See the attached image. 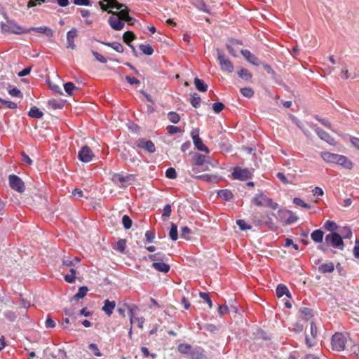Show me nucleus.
<instances>
[{
	"label": "nucleus",
	"instance_id": "obj_1",
	"mask_svg": "<svg viewBox=\"0 0 359 359\" xmlns=\"http://www.w3.org/2000/svg\"><path fill=\"white\" fill-rule=\"evenodd\" d=\"M1 28L2 32H11L15 34H22L25 33H29L31 29H27L17 24L15 21L6 18V22L1 23Z\"/></svg>",
	"mask_w": 359,
	"mask_h": 359
},
{
	"label": "nucleus",
	"instance_id": "obj_2",
	"mask_svg": "<svg viewBox=\"0 0 359 359\" xmlns=\"http://www.w3.org/2000/svg\"><path fill=\"white\" fill-rule=\"evenodd\" d=\"M195 163L192 167L194 172H199L208 170V167L205 164L209 161L210 157L201 154L196 153L194 155Z\"/></svg>",
	"mask_w": 359,
	"mask_h": 359
},
{
	"label": "nucleus",
	"instance_id": "obj_3",
	"mask_svg": "<svg viewBox=\"0 0 359 359\" xmlns=\"http://www.w3.org/2000/svg\"><path fill=\"white\" fill-rule=\"evenodd\" d=\"M252 202L257 206H267L273 208V210L277 208V203L273 202V201L264 195L263 193L256 194L252 199Z\"/></svg>",
	"mask_w": 359,
	"mask_h": 359
},
{
	"label": "nucleus",
	"instance_id": "obj_4",
	"mask_svg": "<svg viewBox=\"0 0 359 359\" xmlns=\"http://www.w3.org/2000/svg\"><path fill=\"white\" fill-rule=\"evenodd\" d=\"M347 342L346 337L342 333H335L332 337V349L337 351H342L346 347Z\"/></svg>",
	"mask_w": 359,
	"mask_h": 359
},
{
	"label": "nucleus",
	"instance_id": "obj_5",
	"mask_svg": "<svg viewBox=\"0 0 359 359\" xmlns=\"http://www.w3.org/2000/svg\"><path fill=\"white\" fill-rule=\"evenodd\" d=\"M217 55L221 69L228 73H232L233 72V65L230 60L219 49H217Z\"/></svg>",
	"mask_w": 359,
	"mask_h": 359
},
{
	"label": "nucleus",
	"instance_id": "obj_6",
	"mask_svg": "<svg viewBox=\"0 0 359 359\" xmlns=\"http://www.w3.org/2000/svg\"><path fill=\"white\" fill-rule=\"evenodd\" d=\"M231 175L234 180L244 181L252 177V170L236 166L233 168Z\"/></svg>",
	"mask_w": 359,
	"mask_h": 359
},
{
	"label": "nucleus",
	"instance_id": "obj_7",
	"mask_svg": "<svg viewBox=\"0 0 359 359\" xmlns=\"http://www.w3.org/2000/svg\"><path fill=\"white\" fill-rule=\"evenodd\" d=\"M325 243L335 248L343 249L342 236L335 232H332L325 236Z\"/></svg>",
	"mask_w": 359,
	"mask_h": 359
},
{
	"label": "nucleus",
	"instance_id": "obj_8",
	"mask_svg": "<svg viewBox=\"0 0 359 359\" xmlns=\"http://www.w3.org/2000/svg\"><path fill=\"white\" fill-rule=\"evenodd\" d=\"M280 219L286 224H291L297 221L298 217L292 211L288 210H280L278 211Z\"/></svg>",
	"mask_w": 359,
	"mask_h": 359
},
{
	"label": "nucleus",
	"instance_id": "obj_9",
	"mask_svg": "<svg viewBox=\"0 0 359 359\" xmlns=\"http://www.w3.org/2000/svg\"><path fill=\"white\" fill-rule=\"evenodd\" d=\"M108 12L112 14L108 19V22L110 27L116 31L121 30L125 25V22L121 20L118 14H115L111 11Z\"/></svg>",
	"mask_w": 359,
	"mask_h": 359
},
{
	"label": "nucleus",
	"instance_id": "obj_10",
	"mask_svg": "<svg viewBox=\"0 0 359 359\" xmlns=\"http://www.w3.org/2000/svg\"><path fill=\"white\" fill-rule=\"evenodd\" d=\"M9 185L13 190L22 193L25 191V184L23 181L15 175H11L8 177Z\"/></svg>",
	"mask_w": 359,
	"mask_h": 359
},
{
	"label": "nucleus",
	"instance_id": "obj_11",
	"mask_svg": "<svg viewBox=\"0 0 359 359\" xmlns=\"http://www.w3.org/2000/svg\"><path fill=\"white\" fill-rule=\"evenodd\" d=\"M177 350L180 353L183 354H191L193 357L197 354V358H199L203 356V349L198 348L196 350H191V346L188 344H181L177 346Z\"/></svg>",
	"mask_w": 359,
	"mask_h": 359
},
{
	"label": "nucleus",
	"instance_id": "obj_12",
	"mask_svg": "<svg viewBox=\"0 0 359 359\" xmlns=\"http://www.w3.org/2000/svg\"><path fill=\"white\" fill-rule=\"evenodd\" d=\"M93 156L92 150L88 146H83L78 154L79 159L84 163H88L92 161Z\"/></svg>",
	"mask_w": 359,
	"mask_h": 359
},
{
	"label": "nucleus",
	"instance_id": "obj_13",
	"mask_svg": "<svg viewBox=\"0 0 359 359\" xmlns=\"http://www.w3.org/2000/svg\"><path fill=\"white\" fill-rule=\"evenodd\" d=\"M135 145L149 153H154L156 151V147L153 142L151 140H147L144 138L137 140L135 142Z\"/></svg>",
	"mask_w": 359,
	"mask_h": 359
},
{
	"label": "nucleus",
	"instance_id": "obj_14",
	"mask_svg": "<svg viewBox=\"0 0 359 359\" xmlns=\"http://www.w3.org/2000/svg\"><path fill=\"white\" fill-rule=\"evenodd\" d=\"M192 139L194 144L198 150L204 151L207 154L210 152L208 148L204 145L202 140L200 138L198 131L196 132V133H192Z\"/></svg>",
	"mask_w": 359,
	"mask_h": 359
},
{
	"label": "nucleus",
	"instance_id": "obj_15",
	"mask_svg": "<svg viewBox=\"0 0 359 359\" xmlns=\"http://www.w3.org/2000/svg\"><path fill=\"white\" fill-rule=\"evenodd\" d=\"M133 178V175H130L123 176L121 174H114L113 175L112 180L115 183H119L121 187H126L128 184V182Z\"/></svg>",
	"mask_w": 359,
	"mask_h": 359
},
{
	"label": "nucleus",
	"instance_id": "obj_16",
	"mask_svg": "<svg viewBox=\"0 0 359 359\" xmlns=\"http://www.w3.org/2000/svg\"><path fill=\"white\" fill-rule=\"evenodd\" d=\"M77 36V30L76 29H72L67 34V48L70 49H74L76 45L74 43V39Z\"/></svg>",
	"mask_w": 359,
	"mask_h": 359
},
{
	"label": "nucleus",
	"instance_id": "obj_17",
	"mask_svg": "<svg viewBox=\"0 0 359 359\" xmlns=\"http://www.w3.org/2000/svg\"><path fill=\"white\" fill-rule=\"evenodd\" d=\"M316 133H317L318 136L323 140L325 141L326 142L332 144L334 142V138H332L327 132L324 131L323 129H321L319 127H317L315 129Z\"/></svg>",
	"mask_w": 359,
	"mask_h": 359
},
{
	"label": "nucleus",
	"instance_id": "obj_18",
	"mask_svg": "<svg viewBox=\"0 0 359 359\" xmlns=\"http://www.w3.org/2000/svg\"><path fill=\"white\" fill-rule=\"evenodd\" d=\"M336 163L343 166L344 168L351 170L353 168V163L346 156L338 154Z\"/></svg>",
	"mask_w": 359,
	"mask_h": 359
},
{
	"label": "nucleus",
	"instance_id": "obj_19",
	"mask_svg": "<svg viewBox=\"0 0 359 359\" xmlns=\"http://www.w3.org/2000/svg\"><path fill=\"white\" fill-rule=\"evenodd\" d=\"M116 302L114 301H109L106 299L104 302V306L102 310L108 316H110L113 313V310L115 309Z\"/></svg>",
	"mask_w": 359,
	"mask_h": 359
},
{
	"label": "nucleus",
	"instance_id": "obj_20",
	"mask_svg": "<svg viewBox=\"0 0 359 359\" xmlns=\"http://www.w3.org/2000/svg\"><path fill=\"white\" fill-rule=\"evenodd\" d=\"M151 266L156 270L163 273H168L170 269L169 264L162 262L161 261L153 262Z\"/></svg>",
	"mask_w": 359,
	"mask_h": 359
},
{
	"label": "nucleus",
	"instance_id": "obj_21",
	"mask_svg": "<svg viewBox=\"0 0 359 359\" xmlns=\"http://www.w3.org/2000/svg\"><path fill=\"white\" fill-rule=\"evenodd\" d=\"M241 54L251 64L254 65H258V59L253 54H252L250 50L246 49L242 50Z\"/></svg>",
	"mask_w": 359,
	"mask_h": 359
},
{
	"label": "nucleus",
	"instance_id": "obj_22",
	"mask_svg": "<svg viewBox=\"0 0 359 359\" xmlns=\"http://www.w3.org/2000/svg\"><path fill=\"white\" fill-rule=\"evenodd\" d=\"M29 29L31 31H34L38 33L44 34L47 36H53V30L46 26H42V27H31Z\"/></svg>",
	"mask_w": 359,
	"mask_h": 359
},
{
	"label": "nucleus",
	"instance_id": "obj_23",
	"mask_svg": "<svg viewBox=\"0 0 359 359\" xmlns=\"http://www.w3.org/2000/svg\"><path fill=\"white\" fill-rule=\"evenodd\" d=\"M135 39V34L133 32L127 31L123 34V39L125 43L128 44V46L132 48L133 52L135 53L136 50L133 46L130 45V43Z\"/></svg>",
	"mask_w": 359,
	"mask_h": 359
},
{
	"label": "nucleus",
	"instance_id": "obj_24",
	"mask_svg": "<svg viewBox=\"0 0 359 359\" xmlns=\"http://www.w3.org/2000/svg\"><path fill=\"white\" fill-rule=\"evenodd\" d=\"M337 156L338 154H332L327 151L321 153V157L323 158V159L328 163H336Z\"/></svg>",
	"mask_w": 359,
	"mask_h": 359
},
{
	"label": "nucleus",
	"instance_id": "obj_25",
	"mask_svg": "<svg viewBox=\"0 0 359 359\" xmlns=\"http://www.w3.org/2000/svg\"><path fill=\"white\" fill-rule=\"evenodd\" d=\"M191 4L200 11H202L205 13H209L208 6L203 0H191Z\"/></svg>",
	"mask_w": 359,
	"mask_h": 359
},
{
	"label": "nucleus",
	"instance_id": "obj_26",
	"mask_svg": "<svg viewBox=\"0 0 359 359\" xmlns=\"http://www.w3.org/2000/svg\"><path fill=\"white\" fill-rule=\"evenodd\" d=\"M324 233L320 229H317L313 231L311 234L312 240L316 243H320L323 241Z\"/></svg>",
	"mask_w": 359,
	"mask_h": 359
},
{
	"label": "nucleus",
	"instance_id": "obj_27",
	"mask_svg": "<svg viewBox=\"0 0 359 359\" xmlns=\"http://www.w3.org/2000/svg\"><path fill=\"white\" fill-rule=\"evenodd\" d=\"M125 306L127 307V309L128 310V315L130 316V323L133 324L135 323V318H136L135 316V312L138 310V308L135 305H125Z\"/></svg>",
	"mask_w": 359,
	"mask_h": 359
},
{
	"label": "nucleus",
	"instance_id": "obj_28",
	"mask_svg": "<svg viewBox=\"0 0 359 359\" xmlns=\"http://www.w3.org/2000/svg\"><path fill=\"white\" fill-rule=\"evenodd\" d=\"M276 294L278 297H282L285 294H286L287 297H290V294L287 287L282 284L278 285L276 288Z\"/></svg>",
	"mask_w": 359,
	"mask_h": 359
},
{
	"label": "nucleus",
	"instance_id": "obj_29",
	"mask_svg": "<svg viewBox=\"0 0 359 359\" xmlns=\"http://www.w3.org/2000/svg\"><path fill=\"white\" fill-rule=\"evenodd\" d=\"M219 197L224 201H230L233 198V194L231 191L228 189L219 190L217 193Z\"/></svg>",
	"mask_w": 359,
	"mask_h": 359
},
{
	"label": "nucleus",
	"instance_id": "obj_30",
	"mask_svg": "<svg viewBox=\"0 0 359 359\" xmlns=\"http://www.w3.org/2000/svg\"><path fill=\"white\" fill-rule=\"evenodd\" d=\"M194 84L198 90L201 92H205L208 90V86L204 83V81L198 78L194 79Z\"/></svg>",
	"mask_w": 359,
	"mask_h": 359
},
{
	"label": "nucleus",
	"instance_id": "obj_31",
	"mask_svg": "<svg viewBox=\"0 0 359 359\" xmlns=\"http://www.w3.org/2000/svg\"><path fill=\"white\" fill-rule=\"evenodd\" d=\"M334 266L332 262H328L321 264L319 266V271L322 273H331L334 271Z\"/></svg>",
	"mask_w": 359,
	"mask_h": 359
},
{
	"label": "nucleus",
	"instance_id": "obj_32",
	"mask_svg": "<svg viewBox=\"0 0 359 359\" xmlns=\"http://www.w3.org/2000/svg\"><path fill=\"white\" fill-rule=\"evenodd\" d=\"M28 114L30 117L34 118H41L43 115V112L41 111L36 107H31Z\"/></svg>",
	"mask_w": 359,
	"mask_h": 359
},
{
	"label": "nucleus",
	"instance_id": "obj_33",
	"mask_svg": "<svg viewBox=\"0 0 359 359\" xmlns=\"http://www.w3.org/2000/svg\"><path fill=\"white\" fill-rule=\"evenodd\" d=\"M88 291V289L86 286H82L79 288L78 292L74 294L73 299H79L83 298Z\"/></svg>",
	"mask_w": 359,
	"mask_h": 359
},
{
	"label": "nucleus",
	"instance_id": "obj_34",
	"mask_svg": "<svg viewBox=\"0 0 359 359\" xmlns=\"http://www.w3.org/2000/svg\"><path fill=\"white\" fill-rule=\"evenodd\" d=\"M169 236L172 241H177L178 238L177 226L175 224L171 223V227L169 231Z\"/></svg>",
	"mask_w": 359,
	"mask_h": 359
},
{
	"label": "nucleus",
	"instance_id": "obj_35",
	"mask_svg": "<svg viewBox=\"0 0 359 359\" xmlns=\"http://www.w3.org/2000/svg\"><path fill=\"white\" fill-rule=\"evenodd\" d=\"M299 312L301 313L302 317L306 320H309L313 316L311 309L306 307L301 308Z\"/></svg>",
	"mask_w": 359,
	"mask_h": 359
},
{
	"label": "nucleus",
	"instance_id": "obj_36",
	"mask_svg": "<svg viewBox=\"0 0 359 359\" xmlns=\"http://www.w3.org/2000/svg\"><path fill=\"white\" fill-rule=\"evenodd\" d=\"M238 75L240 78L245 81H248L252 78L251 73L246 69H241L238 72Z\"/></svg>",
	"mask_w": 359,
	"mask_h": 359
},
{
	"label": "nucleus",
	"instance_id": "obj_37",
	"mask_svg": "<svg viewBox=\"0 0 359 359\" xmlns=\"http://www.w3.org/2000/svg\"><path fill=\"white\" fill-rule=\"evenodd\" d=\"M140 49L147 55H151L154 53L153 48L149 44H141L140 46Z\"/></svg>",
	"mask_w": 359,
	"mask_h": 359
},
{
	"label": "nucleus",
	"instance_id": "obj_38",
	"mask_svg": "<svg viewBox=\"0 0 359 359\" xmlns=\"http://www.w3.org/2000/svg\"><path fill=\"white\" fill-rule=\"evenodd\" d=\"M168 118L171 123H177L180 120V116L177 113L170 111L168 114Z\"/></svg>",
	"mask_w": 359,
	"mask_h": 359
},
{
	"label": "nucleus",
	"instance_id": "obj_39",
	"mask_svg": "<svg viewBox=\"0 0 359 359\" xmlns=\"http://www.w3.org/2000/svg\"><path fill=\"white\" fill-rule=\"evenodd\" d=\"M64 89L65 92L69 95H73V92L75 89H77V88L74 86V84L72 82H67L64 84Z\"/></svg>",
	"mask_w": 359,
	"mask_h": 359
},
{
	"label": "nucleus",
	"instance_id": "obj_40",
	"mask_svg": "<svg viewBox=\"0 0 359 359\" xmlns=\"http://www.w3.org/2000/svg\"><path fill=\"white\" fill-rule=\"evenodd\" d=\"M190 102L194 107L198 108L200 106L201 97L196 93H194L191 97Z\"/></svg>",
	"mask_w": 359,
	"mask_h": 359
},
{
	"label": "nucleus",
	"instance_id": "obj_41",
	"mask_svg": "<svg viewBox=\"0 0 359 359\" xmlns=\"http://www.w3.org/2000/svg\"><path fill=\"white\" fill-rule=\"evenodd\" d=\"M126 247V240L120 239V240H118L117 241V243L116 244L115 249L117 251L123 253L125 251Z\"/></svg>",
	"mask_w": 359,
	"mask_h": 359
},
{
	"label": "nucleus",
	"instance_id": "obj_42",
	"mask_svg": "<svg viewBox=\"0 0 359 359\" xmlns=\"http://www.w3.org/2000/svg\"><path fill=\"white\" fill-rule=\"evenodd\" d=\"M122 224L126 229H129L132 226V220L128 215H125L122 217Z\"/></svg>",
	"mask_w": 359,
	"mask_h": 359
},
{
	"label": "nucleus",
	"instance_id": "obj_43",
	"mask_svg": "<svg viewBox=\"0 0 359 359\" xmlns=\"http://www.w3.org/2000/svg\"><path fill=\"white\" fill-rule=\"evenodd\" d=\"M114 13L115 14H118V16H120V18H121V20L124 22L126 18H127V15H129V9L126 6L121 11Z\"/></svg>",
	"mask_w": 359,
	"mask_h": 359
},
{
	"label": "nucleus",
	"instance_id": "obj_44",
	"mask_svg": "<svg viewBox=\"0 0 359 359\" xmlns=\"http://www.w3.org/2000/svg\"><path fill=\"white\" fill-rule=\"evenodd\" d=\"M293 203L297 205V206H300V207H302V208H306V209H309L311 208V206L306 203L302 199H301L300 198H294L293 199Z\"/></svg>",
	"mask_w": 359,
	"mask_h": 359
},
{
	"label": "nucleus",
	"instance_id": "obj_45",
	"mask_svg": "<svg viewBox=\"0 0 359 359\" xmlns=\"http://www.w3.org/2000/svg\"><path fill=\"white\" fill-rule=\"evenodd\" d=\"M196 178L201 180L204 182H211L216 179V177H214V176H212V175H210L208 174H204V175H198L196 177Z\"/></svg>",
	"mask_w": 359,
	"mask_h": 359
},
{
	"label": "nucleus",
	"instance_id": "obj_46",
	"mask_svg": "<svg viewBox=\"0 0 359 359\" xmlns=\"http://www.w3.org/2000/svg\"><path fill=\"white\" fill-rule=\"evenodd\" d=\"M241 94L245 97L250 98L254 95V91L250 88H243L241 89Z\"/></svg>",
	"mask_w": 359,
	"mask_h": 359
},
{
	"label": "nucleus",
	"instance_id": "obj_47",
	"mask_svg": "<svg viewBox=\"0 0 359 359\" xmlns=\"http://www.w3.org/2000/svg\"><path fill=\"white\" fill-rule=\"evenodd\" d=\"M4 316L6 319H8L11 322L15 321V320L17 318L15 313L12 311H5Z\"/></svg>",
	"mask_w": 359,
	"mask_h": 359
},
{
	"label": "nucleus",
	"instance_id": "obj_48",
	"mask_svg": "<svg viewBox=\"0 0 359 359\" xmlns=\"http://www.w3.org/2000/svg\"><path fill=\"white\" fill-rule=\"evenodd\" d=\"M236 224L239 226L241 230H248L251 229V226L248 224L243 219H238Z\"/></svg>",
	"mask_w": 359,
	"mask_h": 359
},
{
	"label": "nucleus",
	"instance_id": "obj_49",
	"mask_svg": "<svg viewBox=\"0 0 359 359\" xmlns=\"http://www.w3.org/2000/svg\"><path fill=\"white\" fill-rule=\"evenodd\" d=\"M149 259L155 262H161L165 259V255L161 253H156L149 255Z\"/></svg>",
	"mask_w": 359,
	"mask_h": 359
},
{
	"label": "nucleus",
	"instance_id": "obj_50",
	"mask_svg": "<svg viewBox=\"0 0 359 359\" xmlns=\"http://www.w3.org/2000/svg\"><path fill=\"white\" fill-rule=\"evenodd\" d=\"M341 233L344 238H351L352 236V231L348 226L344 227L341 231Z\"/></svg>",
	"mask_w": 359,
	"mask_h": 359
},
{
	"label": "nucleus",
	"instance_id": "obj_51",
	"mask_svg": "<svg viewBox=\"0 0 359 359\" xmlns=\"http://www.w3.org/2000/svg\"><path fill=\"white\" fill-rule=\"evenodd\" d=\"M324 227L328 231H333L337 229V226L336 223L334 222L333 221L327 220L325 223Z\"/></svg>",
	"mask_w": 359,
	"mask_h": 359
},
{
	"label": "nucleus",
	"instance_id": "obj_52",
	"mask_svg": "<svg viewBox=\"0 0 359 359\" xmlns=\"http://www.w3.org/2000/svg\"><path fill=\"white\" fill-rule=\"evenodd\" d=\"M172 210L171 206L169 204H167L164 206L163 210L162 217L165 220L167 217H169L171 214Z\"/></svg>",
	"mask_w": 359,
	"mask_h": 359
},
{
	"label": "nucleus",
	"instance_id": "obj_53",
	"mask_svg": "<svg viewBox=\"0 0 359 359\" xmlns=\"http://www.w3.org/2000/svg\"><path fill=\"white\" fill-rule=\"evenodd\" d=\"M224 108V104L222 102H215L212 104V109L217 114L221 112Z\"/></svg>",
	"mask_w": 359,
	"mask_h": 359
},
{
	"label": "nucleus",
	"instance_id": "obj_54",
	"mask_svg": "<svg viewBox=\"0 0 359 359\" xmlns=\"http://www.w3.org/2000/svg\"><path fill=\"white\" fill-rule=\"evenodd\" d=\"M166 177L169 179H175L177 177V173L173 168H169L165 172Z\"/></svg>",
	"mask_w": 359,
	"mask_h": 359
},
{
	"label": "nucleus",
	"instance_id": "obj_55",
	"mask_svg": "<svg viewBox=\"0 0 359 359\" xmlns=\"http://www.w3.org/2000/svg\"><path fill=\"white\" fill-rule=\"evenodd\" d=\"M199 296L201 298H202L203 300H205L208 303L210 308H212V301H211V299L209 297V294L208 293L200 292Z\"/></svg>",
	"mask_w": 359,
	"mask_h": 359
},
{
	"label": "nucleus",
	"instance_id": "obj_56",
	"mask_svg": "<svg viewBox=\"0 0 359 359\" xmlns=\"http://www.w3.org/2000/svg\"><path fill=\"white\" fill-rule=\"evenodd\" d=\"M92 53L94 55V57H95V59L97 61H99L100 62L104 64L107 62V59L100 53H99L96 51H93Z\"/></svg>",
	"mask_w": 359,
	"mask_h": 359
},
{
	"label": "nucleus",
	"instance_id": "obj_57",
	"mask_svg": "<svg viewBox=\"0 0 359 359\" xmlns=\"http://www.w3.org/2000/svg\"><path fill=\"white\" fill-rule=\"evenodd\" d=\"M89 349L93 351L96 356H101L102 353L95 344H90L88 346Z\"/></svg>",
	"mask_w": 359,
	"mask_h": 359
},
{
	"label": "nucleus",
	"instance_id": "obj_58",
	"mask_svg": "<svg viewBox=\"0 0 359 359\" xmlns=\"http://www.w3.org/2000/svg\"><path fill=\"white\" fill-rule=\"evenodd\" d=\"M112 48L118 53L123 52V46L118 42H111Z\"/></svg>",
	"mask_w": 359,
	"mask_h": 359
},
{
	"label": "nucleus",
	"instance_id": "obj_59",
	"mask_svg": "<svg viewBox=\"0 0 359 359\" xmlns=\"http://www.w3.org/2000/svg\"><path fill=\"white\" fill-rule=\"evenodd\" d=\"M276 177L285 184H291V181L288 180L285 175L282 172H278Z\"/></svg>",
	"mask_w": 359,
	"mask_h": 359
},
{
	"label": "nucleus",
	"instance_id": "obj_60",
	"mask_svg": "<svg viewBox=\"0 0 359 359\" xmlns=\"http://www.w3.org/2000/svg\"><path fill=\"white\" fill-rule=\"evenodd\" d=\"M145 238L147 243H152L155 238V234L151 231H147L145 233Z\"/></svg>",
	"mask_w": 359,
	"mask_h": 359
},
{
	"label": "nucleus",
	"instance_id": "obj_61",
	"mask_svg": "<svg viewBox=\"0 0 359 359\" xmlns=\"http://www.w3.org/2000/svg\"><path fill=\"white\" fill-rule=\"evenodd\" d=\"M167 132L170 135H174L180 132V128L174 126H168L166 128Z\"/></svg>",
	"mask_w": 359,
	"mask_h": 359
},
{
	"label": "nucleus",
	"instance_id": "obj_62",
	"mask_svg": "<svg viewBox=\"0 0 359 359\" xmlns=\"http://www.w3.org/2000/svg\"><path fill=\"white\" fill-rule=\"evenodd\" d=\"M293 331L296 333H300L303 331L304 330V326L302 324L299 323H296L293 325V328H292Z\"/></svg>",
	"mask_w": 359,
	"mask_h": 359
},
{
	"label": "nucleus",
	"instance_id": "obj_63",
	"mask_svg": "<svg viewBox=\"0 0 359 359\" xmlns=\"http://www.w3.org/2000/svg\"><path fill=\"white\" fill-rule=\"evenodd\" d=\"M315 343V339L312 338V337L309 334L306 335V344L308 347L313 346Z\"/></svg>",
	"mask_w": 359,
	"mask_h": 359
},
{
	"label": "nucleus",
	"instance_id": "obj_64",
	"mask_svg": "<svg viewBox=\"0 0 359 359\" xmlns=\"http://www.w3.org/2000/svg\"><path fill=\"white\" fill-rule=\"evenodd\" d=\"M353 255L355 257L359 258V240L355 241V246L353 248Z\"/></svg>",
	"mask_w": 359,
	"mask_h": 359
}]
</instances>
